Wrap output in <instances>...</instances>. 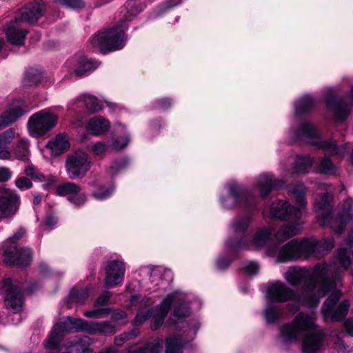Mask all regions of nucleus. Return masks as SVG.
Returning <instances> with one entry per match:
<instances>
[{"label":"nucleus","instance_id":"56","mask_svg":"<svg viewBox=\"0 0 353 353\" xmlns=\"http://www.w3.org/2000/svg\"><path fill=\"white\" fill-rule=\"evenodd\" d=\"M12 174V171L6 167H0V182H6L10 180Z\"/></svg>","mask_w":353,"mask_h":353},{"label":"nucleus","instance_id":"44","mask_svg":"<svg viewBox=\"0 0 353 353\" xmlns=\"http://www.w3.org/2000/svg\"><path fill=\"white\" fill-rule=\"evenodd\" d=\"M112 311L111 308H95L92 310L85 311L83 314L88 318H102L107 316Z\"/></svg>","mask_w":353,"mask_h":353},{"label":"nucleus","instance_id":"64","mask_svg":"<svg viewBox=\"0 0 353 353\" xmlns=\"http://www.w3.org/2000/svg\"><path fill=\"white\" fill-rule=\"evenodd\" d=\"M43 194H34V199L32 203L34 205H39L42 201Z\"/></svg>","mask_w":353,"mask_h":353},{"label":"nucleus","instance_id":"13","mask_svg":"<svg viewBox=\"0 0 353 353\" xmlns=\"http://www.w3.org/2000/svg\"><path fill=\"white\" fill-rule=\"evenodd\" d=\"M251 223V217L246 215L238 217L232 221L231 227L234 236L226 241V246L230 250L248 249L247 230Z\"/></svg>","mask_w":353,"mask_h":353},{"label":"nucleus","instance_id":"10","mask_svg":"<svg viewBox=\"0 0 353 353\" xmlns=\"http://www.w3.org/2000/svg\"><path fill=\"white\" fill-rule=\"evenodd\" d=\"M227 187L228 195L221 199V204L225 208H239L251 210L256 208V199L251 193L235 183H230Z\"/></svg>","mask_w":353,"mask_h":353},{"label":"nucleus","instance_id":"47","mask_svg":"<svg viewBox=\"0 0 353 353\" xmlns=\"http://www.w3.org/2000/svg\"><path fill=\"white\" fill-rule=\"evenodd\" d=\"M57 2L73 10H82L85 7L83 0H55Z\"/></svg>","mask_w":353,"mask_h":353},{"label":"nucleus","instance_id":"49","mask_svg":"<svg viewBox=\"0 0 353 353\" xmlns=\"http://www.w3.org/2000/svg\"><path fill=\"white\" fill-rule=\"evenodd\" d=\"M139 332L137 329H134L131 333H124L119 336H117L114 339V343L117 346L122 345L125 341L130 339L131 336L133 337L137 336Z\"/></svg>","mask_w":353,"mask_h":353},{"label":"nucleus","instance_id":"31","mask_svg":"<svg viewBox=\"0 0 353 353\" xmlns=\"http://www.w3.org/2000/svg\"><path fill=\"white\" fill-rule=\"evenodd\" d=\"M172 294H180L179 299H176L172 301V303H178V305H176L174 310V316L176 318L181 319L189 315L190 303L188 302H186L184 294L180 292H174Z\"/></svg>","mask_w":353,"mask_h":353},{"label":"nucleus","instance_id":"15","mask_svg":"<svg viewBox=\"0 0 353 353\" xmlns=\"http://www.w3.org/2000/svg\"><path fill=\"white\" fill-rule=\"evenodd\" d=\"M3 288H5L6 307L14 313L19 312L23 307V288L18 283L14 284L10 279L3 281Z\"/></svg>","mask_w":353,"mask_h":353},{"label":"nucleus","instance_id":"32","mask_svg":"<svg viewBox=\"0 0 353 353\" xmlns=\"http://www.w3.org/2000/svg\"><path fill=\"white\" fill-rule=\"evenodd\" d=\"M29 143L28 139H21L18 141L13 149V154L17 159L23 161L28 159L30 153Z\"/></svg>","mask_w":353,"mask_h":353},{"label":"nucleus","instance_id":"41","mask_svg":"<svg viewBox=\"0 0 353 353\" xmlns=\"http://www.w3.org/2000/svg\"><path fill=\"white\" fill-rule=\"evenodd\" d=\"M336 261L341 264L345 269L350 267L351 260L346 248H341L335 253Z\"/></svg>","mask_w":353,"mask_h":353},{"label":"nucleus","instance_id":"39","mask_svg":"<svg viewBox=\"0 0 353 353\" xmlns=\"http://www.w3.org/2000/svg\"><path fill=\"white\" fill-rule=\"evenodd\" d=\"M42 77V74L37 69L31 68L28 70L24 78V83L27 85H34L38 84Z\"/></svg>","mask_w":353,"mask_h":353},{"label":"nucleus","instance_id":"38","mask_svg":"<svg viewBox=\"0 0 353 353\" xmlns=\"http://www.w3.org/2000/svg\"><path fill=\"white\" fill-rule=\"evenodd\" d=\"M163 349V341L160 339L154 340L143 347H139V353H160Z\"/></svg>","mask_w":353,"mask_h":353},{"label":"nucleus","instance_id":"58","mask_svg":"<svg viewBox=\"0 0 353 353\" xmlns=\"http://www.w3.org/2000/svg\"><path fill=\"white\" fill-rule=\"evenodd\" d=\"M148 318V314L143 312H139L135 317L134 323L139 325Z\"/></svg>","mask_w":353,"mask_h":353},{"label":"nucleus","instance_id":"1","mask_svg":"<svg viewBox=\"0 0 353 353\" xmlns=\"http://www.w3.org/2000/svg\"><path fill=\"white\" fill-rule=\"evenodd\" d=\"M291 285L302 283L301 294L280 281L270 283L266 292V305L263 315L267 322L275 323L281 319L283 309L279 305L295 300L309 307H317L322 298L333 291L323 304L321 312L325 321H340L347 314L350 303L347 300L339 303L341 293L335 288L341 283L343 274L335 265L319 262L312 268L292 266L283 274Z\"/></svg>","mask_w":353,"mask_h":353},{"label":"nucleus","instance_id":"62","mask_svg":"<svg viewBox=\"0 0 353 353\" xmlns=\"http://www.w3.org/2000/svg\"><path fill=\"white\" fill-rule=\"evenodd\" d=\"M57 222V219L53 215H48L45 221V223L48 226H52Z\"/></svg>","mask_w":353,"mask_h":353},{"label":"nucleus","instance_id":"34","mask_svg":"<svg viewBox=\"0 0 353 353\" xmlns=\"http://www.w3.org/2000/svg\"><path fill=\"white\" fill-rule=\"evenodd\" d=\"M78 100L83 102L85 108L92 112L101 110L103 106L97 97L90 94L81 95Z\"/></svg>","mask_w":353,"mask_h":353},{"label":"nucleus","instance_id":"55","mask_svg":"<svg viewBox=\"0 0 353 353\" xmlns=\"http://www.w3.org/2000/svg\"><path fill=\"white\" fill-rule=\"evenodd\" d=\"M127 317V313L121 310H116L113 311L111 316V319L114 323H119L120 321L125 319Z\"/></svg>","mask_w":353,"mask_h":353},{"label":"nucleus","instance_id":"14","mask_svg":"<svg viewBox=\"0 0 353 353\" xmlns=\"http://www.w3.org/2000/svg\"><path fill=\"white\" fill-rule=\"evenodd\" d=\"M91 167V159L84 152L77 151L68 155L65 169L70 179L83 178Z\"/></svg>","mask_w":353,"mask_h":353},{"label":"nucleus","instance_id":"7","mask_svg":"<svg viewBox=\"0 0 353 353\" xmlns=\"http://www.w3.org/2000/svg\"><path fill=\"white\" fill-rule=\"evenodd\" d=\"M44 7L43 0H36L31 4L21 8L15 16L14 20L5 27L4 30L8 41L16 46L23 45L28 31L21 28L20 23L36 22L42 16Z\"/></svg>","mask_w":353,"mask_h":353},{"label":"nucleus","instance_id":"57","mask_svg":"<svg viewBox=\"0 0 353 353\" xmlns=\"http://www.w3.org/2000/svg\"><path fill=\"white\" fill-rule=\"evenodd\" d=\"M231 263V261L228 258L220 257L216 261V266L220 270H223L227 268Z\"/></svg>","mask_w":353,"mask_h":353},{"label":"nucleus","instance_id":"63","mask_svg":"<svg viewBox=\"0 0 353 353\" xmlns=\"http://www.w3.org/2000/svg\"><path fill=\"white\" fill-rule=\"evenodd\" d=\"M347 245L350 250L352 252L353 256V230H352L348 235L347 239Z\"/></svg>","mask_w":353,"mask_h":353},{"label":"nucleus","instance_id":"37","mask_svg":"<svg viewBox=\"0 0 353 353\" xmlns=\"http://www.w3.org/2000/svg\"><path fill=\"white\" fill-rule=\"evenodd\" d=\"M81 192V188L74 183L68 182L59 185L56 189V193L59 196L74 195Z\"/></svg>","mask_w":353,"mask_h":353},{"label":"nucleus","instance_id":"29","mask_svg":"<svg viewBox=\"0 0 353 353\" xmlns=\"http://www.w3.org/2000/svg\"><path fill=\"white\" fill-rule=\"evenodd\" d=\"M314 163V159L307 156H297L290 174H304L308 172Z\"/></svg>","mask_w":353,"mask_h":353},{"label":"nucleus","instance_id":"19","mask_svg":"<svg viewBox=\"0 0 353 353\" xmlns=\"http://www.w3.org/2000/svg\"><path fill=\"white\" fill-rule=\"evenodd\" d=\"M199 327L194 325V328H190L188 331L185 330L183 334L186 333V339L182 335H176L168 337L165 339V353H182L185 344L192 340L196 335Z\"/></svg>","mask_w":353,"mask_h":353},{"label":"nucleus","instance_id":"5","mask_svg":"<svg viewBox=\"0 0 353 353\" xmlns=\"http://www.w3.org/2000/svg\"><path fill=\"white\" fill-rule=\"evenodd\" d=\"M332 200L330 193L323 194L315 199L314 211L321 226L330 228L341 234L347 223L353 220V200H347L337 214L332 212Z\"/></svg>","mask_w":353,"mask_h":353},{"label":"nucleus","instance_id":"8","mask_svg":"<svg viewBox=\"0 0 353 353\" xmlns=\"http://www.w3.org/2000/svg\"><path fill=\"white\" fill-rule=\"evenodd\" d=\"M307 141L310 144L322 150L326 154L342 159L347 152L346 145H337L335 141L321 140L319 133L316 128L308 121L303 122L300 128L294 132V141Z\"/></svg>","mask_w":353,"mask_h":353},{"label":"nucleus","instance_id":"12","mask_svg":"<svg viewBox=\"0 0 353 353\" xmlns=\"http://www.w3.org/2000/svg\"><path fill=\"white\" fill-rule=\"evenodd\" d=\"M58 121V116L48 109L42 110L28 120V127L33 137H40L54 128Z\"/></svg>","mask_w":353,"mask_h":353},{"label":"nucleus","instance_id":"30","mask_svg":"<svg viewBox=\"0 0 353 353\" xmlns=\"http://www.w3.org/2000/svg\"><path fill=\"white\" fill-rule=\"evenodd\" d=\"M316 103V100L312 96H303L295 103L296 115L298 116L308 112L314 107Z\"/></svg>","mask_w":353,"mask_h":353},{"label":"nucleus","instance_id":"59","mask_svg":"<svg viewBox=\"0 0 353 353\" xmlns=\"http://www.w3.org/2000/svg\"><path fill=\"white\" fill-rule=\"evenodd\" d=\"M344 327L348 334L353 336V317L348 318L345 320Z\"/></svg>","mask_w":353,"mask_h":353},{"label":"nucleus","instance_id":"45","mask_svg":"<svg viewBox=\"0 0 353 353\" xmlns=\"http://www.w3.org/2000/svg\"><path fill=\"white\" fill-rule=\"evenodd\" d=\"M129 142L130 136L128 134H125L123 137L113 140L112 148L114 150H121L128 145Z\"/></svg>","mask_w":353,"mask_h":353},{"label":"nucleus","instance_id":"6","mask_svg":"<svg viewBox=\"0 0 353 353\" xmlns=\"http://www.w3.org/2000/svg\"><path fill=\"white\" fill-rule=\"evenodd\" d=\"M270 212L274 218L288 222L275 234L278 242H283L301 232L302 211L300 208L287 201L276 200L272 203Z\"/></svg>","mask_w":353,"mask_h":353},{"label":"nucleus","instance_id":"9","mask_svg":"<svg viewBox=\"0 0 353 353\" xmlns=\"http://www.w3.org/2000/svg\"><path fill=\"white\" fill-rule=\"evenodd\" d=\"M25 231L20 229L6 241L3 261L7 265L26 267L30 264L32 256V250L28 248H19L16 245V241L21 239Z\"/></svg>","mask_w":353,"mask_h":353},{"label":"nucleus","instance_id":"21","mask_svg":"<svg viewBox=\"0 0 353 353\" xmlns=\"http://www.w3.org/2000/svg\"><path fill=\"white\" fill-rule=\"evenodd\" d=\"M179 294H169L164 298L158 307L157 312L153 316L151 326L153 330H157L163 324L172 304V301L176 299H179Z\"/></svg>","mask_w":353,"mask_h":353},{"label":"nucleus","instance_id":"40","mask_svg":"<svg viewBox=\"0 0 353 353\" xmlns=\"http://www.w3.org/2000/svg\"><path fill=\"white\" fill-rule=\"evenodd\" d=\"M319 170L325 174H334L336 173L337 168L329 158L325 157L320 161Z\"/></svg>","mask_w":353,"mask_h":353},{"label":"nucleus","instance_id":"48","mask_svg":"<svg viewBox=\"0 0 353 353\" xmlns=\"http://www.w3.org/2000/svg\"><path fill=\"white\" fill-rule=\"evenodd\" d=\"M108 148L107 144L101 141L95 142L90 145V151L97 156L104 155Z\"/></svg>","mask_w":353,"mask_h":353},{"label":"nucleus","instance_id":"54","mask_svg":"<svg viewBox=\"0 0 353 353\" xmlns=\"http://www.w3.org/2000/svg\"><path fill=\"white\" fill-rule=\"evenodd\" d=\"M111 296V294L109 292H106L105 293L101 295L94 302V307L98 306H103L108 304L110 301V298Z\"/></svg>","mask_w":353,"mask_h":353},{"label":"nucleus","instance_id":"24","mask_svg":"<svg viewBox=\"0 0 353 353\" xmlns=\"http://www.w3.org/2000/svg\"><path fill=\"white\" fill-rule=\"evenodd\" d=\"M64 332H72V325L70 321V316H67L66 318L57 323L53 326V328L52 329L46 339L62 341L63 334Z\"/></svg>","mask_w":353,"mask_h":353},{"label":"nucleus","instance_id":"42","mask_svg":"<svg viewBox=\"0 0 353 353\" xmlns=\"http://www.w3.org/2000/svg\"><path fill=\"white\" fill-rule=\"evenodd\" d=\"M72 332H85L88 333L90 321L82 319H74L70 316Z\"/></svg>","mask_w":353,"mask_h":353},{"label":"nucleus","instance_id":"22","mask_svg":"<svg viewBox=\"0 0 353 353\" xmlns=\"http://www.w3.org/2000/svg\"><path fill=\"white\" fill-rule=\"evenodd\" d=\"M143 270L145 273L150 274V281L152 284H154V287L159 286L164 282L165 284H168L173 279L170 270L161 267L148 266L143 268Z\"/></svg>","mask_w":353,"mask_h":353},{"label":"nucleus","instance_id":"36","mask_svg":"<svg viewBox=\"0 0 353 353\" xmlns=\"http://www.w3.org/2000/svg\"><path fill=\"white\" fill-rule=\"evenodd\" d=\"M305 186L303 183L296 184L292 188V194L294 200L301 208H304L307 204L305 196Z\"/></svg>","mask_w":353,"mask_h":353},{"label":"nucleus","instance_id":"27","mask_svg":"<svg viewBox=\"0 0 353 353\" xmlns=\"http://www.w3.org/2000/svg\"><path fill=\"white\" fill-rule=\"evenodd\" d=\"M272 232V228L270 227L259 229L254 234L252 241L248 240L250 250L252 247L259 248L263 247L270 239Z\"/></svg>","mask_w":353,"mask_h":353},{"label":"nucleus","instance_id":"17","mask_svg":"<svg viewBox=\"0 0 353 353\" xmlns=\"http://www.w3.org/2000/svg\"><path fill=\"white\" fill-rule=\"evenodd\" d=\"M286 181L283 179H276L272 174H263L256 180V187L259 191L260 196L265 198L275 189L285 187Z\"/></svg>","mask_w":353,"mask_h":353},{"label":"nucleus","instance_id":"4","mask_svg":"<svg viewBox=\"0 0 353 353\" xmlns=\"http://www.w3.org/2000/svg\"><path fill=\"white\" fill-rule=\"evenodd\" d=\"M334 246L332 237L316 241L314 239H294L279 248L274 245L268 249V254L276 256L280 263L296 260L299 258H308L314 255L321 257L327 254Z\"/></svg>","mask_w":353,"mask_h":353},{"label":"nucleus","instance_id":"28","mask_svg":"<svg viewBox=\"0 0 353 353\" xmlns=\"http://www.w3.org/2000/svg\"><path fill=\"white\" fill-rule=\"evenodd\" d=\"M70 144L67 136L59 134L55 138L48 141L47 147L55 155H59L69 148Z\"/></svg>","mask_w":353,"mask_h":353},{"label":"nucleus","instance_id":"35","mask_svg":"<svg viewBox=\"0 0 353 353\" xmlns=\"http://www.w3.org/2000/svg\"><path fill=\"white\" fill-rule=\"evenodd\" d=\"M89 290L88 288H85L81 290H79L77 288H74L69 295V302L76 303L78 304H83L88 298Z\"/></svg>","mask_w":353,"mask_h":353},{"label":"nucleus","instance_id":"51","mask_svg":"<svg viewBox=\"0 0 353 353\" xmlns=\"http://www.w3.org/2000/svg\"><path fill=\"white\" fill-rule=\"evenodd\" d=\"M114 190V188L113 186H110L106 188L104 191L103 190V188H101L99 190L93 192V196L97 199L103 200L109 197L112 194Z\"/></svg>","mask_w":353,"mask_h":353},{"label":"nucleus","instance_id":"16","mask_svg":"<svg viewBox=\"0 0 353 353\" xmlns=\"http://www.w3.org/2000/svg\"><path fill=\"white\" fill-rule=\"evenodd\" d=\"M20 205V197L15 190L0 188V221L14 216Z\"/></svg>","mask_w":353,"mask_h":353},{"label":"nucleus","instance_id":"18","mask_svg":"<svg viewBox=\"0 0 353 353\" xmlns=\"http://www.w3.org/2000/svg\"><path fill=\"white\" fill-rule=\"evenodd\" d=\"M125 274V266L123 262L111 261L106 269L105 285L111 288L122 283Z\"/></svg>","mask_w":353,"mask_h":353},{"label":"nucleus","instance_id":"33","mask_svg":"<svg viewBox=\"0 0 353 353\" xmlns=\"http://www.w3.org/2000/svg\"><path fill=\"white\" fill-rule=\"evenodd\" d=\"M77 66L74 72L77 75H82L83 73L95 70L98 67V63L85 57H80L77 59Z\"/></svg>","mask_w":353,"mask_h":353},{"label":"nucleus","instance_id":"3","mask_svg":"<svg viewBox=\"0 0 353 353\" xmlns=\"http://www.w3.org/2000/svg\"><path fill=\"white\" fill-rule=\"evenodd\" d=\"M143 10V6L137 0H128L120 12L118 24L104 32L94 34L90 43L103 54L121 49L125 45L124 31L128 28L127 22L130 21Z\"/></svg>","mask_w":353,"mask_h":353},{"label":"nucleus","instance_id":"11","mask_svg":"<svg viewBox=\"0 0 353 353\" xmlns=\"http://www.w3.org/2000/svg\"><path fill=\"white\" fill-rule=\"evenodd\" d=\"M337 90L335 88L327 89L325 93V101L327 107L333 112L338 121L345 120L353 105V86L351 88V95L343 97L339 100L335 99Z\"/></svg>","mask_w":353,"mask_h":353},{"label":"nucleus","instance_id":"2","mask_svg":"<svg viewBox=\"0 0 353 353\" xmlns=\"http://www.w3.org/2000/svg\"><path fill=\"white\" fill-rule=\"evenodd\" d=\"M314 313H298L290 323H285L279 328V338L285 343H291L303 339L302 351L303 353H316L324 344L326 336L323 330L319 328Z\"/></svg>","mask_w":353,"mask_h":353},{"label":"nucleus","instance_id":"46","mask_svg":"<svg viewBox=\"0 0 353 353\" xmlns=\"http://www.w3.org/2000/svg\"><path fill=\"white\" fill-rule=\"evenodd\" d=\"M24 172L26 175L37 179L39 181L45 180V176L39 172V170L32 164L26 166Z\"/></svg>","mask_w":353,"mask_h":353},{"label":"nucleus","instance_id":"20","mask_svg":"<svg viewBox=\"0 0 353 353\" xmlns=\"http://www.w3.org/2000/svg\"><path fill=\"white\" fill-rule=\"evenodd\" d=\"M64 347L72 353H92L90 348L92 343V339L88 336H73L65 341Z\"/></svg>","mask_w":353,"mask_h":353},{"label":"nucleus","instance_id":"25","mask_svg":"<svg viewBox=\"0 0 353 353\" xmlns=\"http://www.w3.org/2000/svg\"><path fill=\"white\" fill-rule=\"evenodd\" d=\"M117 332L116 326L114 324L108 321L97 322L90 321V326L88 327V334H104L112 335Z\"/></svg>","mask_w":353,"mask_h":353},{"label":"nucleus","instance_id":"61","mask_svg":"<svg viewBox=\"0 0 353 353\" xmlns=\"http://www.w3.org/2000/svg\"><path fill=\"white\" fill-rule=\"evenodd\" d=\"M159 105L163 109H166L172 104V101L170 99H162L158 101Z\"/></svg>","mask_w":353,"mask_h":353},{"label":"nucleus","instance_id":"53","mask_svg":"<svg viewBox=\"0 0 353 353\" xmlns=\"http://www.w3.org/2000/svg\"><path fill=\"white\" fill-rule=\"evenodd\" d=\"M243 270L249 275L256 274L259 270V265L256 261H249L244 264Z\"/></svg>","mask_w":353,"mask_h":353},{"label":"nucleus","instance_id":"52","mask_svg":"<svg viewBox=\"0 0 353 353\" xmlns=\"http://www.w3.org/2000/svg\"><path fill=\"white\" fill-rule=\"evenodd\" d=\"M15 185L20 190L29 189L32 186V181L25 176H21L15 181Z\"/></svg>","mask_w":353,"mask_h":353},{"label":"nucleus","instance_id":"60","mask_svg":"<svg viewBox=\"0 0 353 353\" xmlns=\"http://www.w3.org/2000/svg\"><path fill=\"white\" fill-rule=\"evenodd\" d=\"M12 153L6 149V148L0 149V159L8 160L10 159Z\"/></svg>","mask_w":353,"mask_h":353},{"label":"nucleus","instance_id":"43","mask_svg":"<svg viewBox=\"0 0 353 353\" xmlns=\"http://www.w3.org/2000/svg\"><path fill=\"white\" fill-rule=\"evenodd\" d=\"M19 133L16 132V129L10 128L6 131L0 134V149L6 148Z\"/></svg>","mask_w":353,"mask_h":353},{"label":"nucleus","instance_id":"50","mask_svg":"<svg viewBox=\"0 0 353 353\" xmlns=\"http://www.w3.org/2000/svg\"><path fill=\"white\" fill-rule=\"evenodd\" d=\"M68 201L79 207L83 205L86 201V196L83 193H75L74 195H70L68 197Z\"/></svg>","mask_w":353,"mask_h":353},{"label":"nucleus","instance_id":"23","mask_svg":"<svg viewBox=\"0 0 353 353\" xmlns=\"http://www.w3.org/2000/svg\"><path fill=\"white\" fill-rule=\"evenodd\" d=\"M110 126V124L108 120L97 116L88 121L86 129L92 135L99 136L107 132Z\"/></svg>","mask_w":353,"mask_h":353},{"label":"nucleus","instance_id":"26","mask_svg":"<svg viewBox=\"0 0 353 353\" xmlns=\"http://www.w3.org/2000/svg\"><path fill=\"white\" fill-rule=\"evenodd\" d=\"M24 114L23 110L19 106L10 108L0 114V130L15 122Z\"/></svg>","mask_w":353,"mask_h":353}]
</instances>
